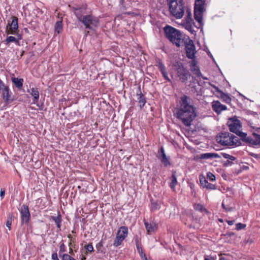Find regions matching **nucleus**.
<instances>
[{
    "instance_id": "nucleus-54",
    "label": "nucleus",
    "mask_w": 260,
    "mask_h": 260,
    "mask_svg": "<svg viewBox=\"0 0 260 260\" xmlns=\"http://www.w3.org/2000/svg\"><path fill=\"white\" fill-rule=\"evenodd\" d=\"M220 260H227L225 257L221 256L220 258Z\"/></svg>"
},
{
    "instance_id": "nucleus-32",
    "label": "nucleus",
    "mask_w": 260,
    "mask_h": 260,
    "mask_svg": "<svg viewBox=\"0 0 260 260\" xmlns=\"http://www.w3.org/2000/svg\"><path fill=\"white\" fill-rule=\"evenodd\" d=\"M190 70L197 76L199 77L201 75V73L198 66L190 67Z\"/></svg>"
},
{
    "instance_id": "nucleus-46",
    "label": "nucleus",
    "mask_w": 260,
    "mask_h": 260,
    "mask_svg": "<svg viewBox=\"0 0 260 260\" xmlns=\"http://www.w3.org/2000/svg\"><path fill=\"white\" fill-rule=\"evenodd\" d=\"M192 60L190 62V67H194V66H197V62L194 59H192Z\"/></svg>"
},
{
    "instance_id": "nucleus-40",
    "label": "nucleus",
    "mask_w": 260,
    "mask_h": 260,
    "mask_svg": "<svg viewBox=\"0 0 260 260\" xmlns=\"http://www.w3.org/2000/svg\"><path fill=\"white\" fill-rule=\"evenodd\" d=\"M246 227V225L245 224H243L241 223H238L236 224V229L237 230H240L241 229H243Z\"/></svg>"
},
{
    "instance_id": "nucleus-19",
    "label": "nucleus",
    "mask_w": 260,
    "mask_h": 260,
    "mask_svg": "<svg viewBox=\"0 0 260 260\" xmlns=\"http://www.w3.org/2000/svg\"><path fill=\"white\" fill-rule=\"evenodd\" d=\"M17 36V37H14L13 36H10L8 37L7 39L6 40V45H8V44L14 42L16 44L18 43L19 40L21 39V37L20 35H19L18 33L17 34H15Z\"/></svg>"
},
{
    "instance_id": "nucleus-17",
    "label": "nucleus",
    "mask_w": 260,
    "mask_h": 260,
    "mask_svg": "<svg viewBox=\"0 0 260 260\" xmlns=\"http://www.w3.org/2000/svg\"><path fill=\"white\" fill-rule=\"evenodd\" d=\"M200 182L203 188H206L208 189H216V186L212 183H209L204 176L200 177Z\"/></svg>"
},
{
    "instance_id": "nucleus-1",
    "label": "nucleus",
    "mask_w": 260,
    "mask_h": 260,
    "mask_svg": "<svg viewBox=\"0 0 260 260\" xmlns=\"http://www.w3.org/2000/svg\"><path fill=\"white\" fill-rule=\"evenodd\" d=\"M197 116L196 108L192 104V99L184 95L180 98V107L176 112V117L182 121L184 125L189 127Z\"/></svg>"
},
{
    "instance_id": "nucleus-38",
    "label": "nucleus",
    "mask_w": 260,
    "mask_h": 260,
    "mask_svg": "<svg viewBox=\"0 0 260 260\" xmlns=\"http://www.w3.org/2000/svg\"><path fill=\"white\" fill-rule=\"evenodd\" d=\"M62 260H76L68 254H63L61 257Z\"/></svg>"
},
{
    "instance_id": "nucleus-6",
    "label": "nucleus",
    "mask_w": 260,
    "mask_h": 260,
    "mask_svg": "<svg viewBox=\"0 0 260 260\" xmlns=\"http://www.w3.org/2000/svg\"><path fill=\"white\" fill-rule=\"evenodd\" d=\"M205 0H196L194 7V17L200 25L203 24V14L205 11Z\"/></svg>"
},
{
    "instance_id": "nucleus-23",
    "label": "nucleus",
    "mask_w": 260,
    "mask_h": 260,
    "mask_svg": "<svg viewBox=\"0 0 260 260\" xmlns=\"http://www.w3.org/2000/svg\"><path fill=\"white\" fill-rule=\"evenodd\" d=\"M137 95L138 96V100H139V107L142 109L146 102L145 98L144 95L142 94L141 91L139 94L137 93Z\"/></svg>"
},
{
    "instance_id": "nucleus-14",
    "label": "nucleus",
    "mask_w": 260,
    "mask_h": 260,
    "mask_svg": "<svg viewBox=\"0 0 260 260\" xmlns=\"http://www.w3.org/2000/svg\"><path fill=\"white\" fill-rule=\"evenodd\" d=\"M212 108L217 114L220 113L222 111L227 109L225 106L221 104L218 101H214L212 103Z\"/></svg>"
},
{
    "instance_id": "nucleus-26",
    "label": "nucleus",
    "mask_w": 260,
    "mask_h": 260,
    "mask_svg": "<svg viewBox=\"0 0 260 260\" xmlns=\"http://www.w3.org/2000/svg\"><path fill=\"white\" fill-rule=\"evenodd\" d=\"M171 182L170 184V187L174 190L175 186L177 184V178L175 175V172H173L171 178Z\"/></svg>"
},
{
    "instance_id": "nucleus-30",
    "label": "nucleus",
    "mask_w": 260,
    "mask_h": 260,
    "mask_svg": "<svg viewBox=\"0 0 260 260\" xmlns=\"http://www.w3.org/2000/svg\"><path fill=\"white\" fill-rule=\"evenodd\" d=\"M62 29V24L61 21H58L55 25V31L59 34Z\"/></svg>"
},
{
    "instance_id": "nucleus-48",
    "label": "nucleus",
    "mask_w": 260,
    "mask_h": 260,
    "mask_svg": "<svg viewBox=\"0 0 260 260\" xmlns=\"http://www.w3.org/2000/svg\"><path fill=\"white\" fill-rule=\"evenodd\" d=\"M57 258V254L56 253H54L52 254V259L53 260H56Z\"/></svg>"
},
{
    "instance_id": "nucleus-44",
    "label": "nucleus",
    "mask_w": 260,
    "mask_h": 260,
    "mask_svg": "<svg viewBox=\"0 0 260 260\" xmlns=\"http://www.w3.org/2000/svg\"><path fill=\"white\" fill-rule=\"evenodd\" d=\"M66 251L65 245L64 243H61L60 245V251L59 252H64Z\"/></svg>"
},
{
    "instance_id": "nucleus-10",
    "label": "nucleus",
    "mask_w": 260,
    "mask_h": 260,
    "mask_svg": "<svg viewBox=\"0 0 260 260\" xmlns=\"http://www.w3.org/2000/svg\"><path fill=\"white\" fill-rule=\"evenodd\" d=\"M184 46H185L186 56L190 59H193L195 57L196 48L192 40L188 37L185 39Z\"/></svg>"
},
{
    "instance_id": "nucleus-39",
    "label": "nucleus",
    "mask_w": 260,
    "mask_h": 260,
    "mask_svg": "<svg viewBox=\"0 0 260 260\" xmlns=\"http://www.w3.org/2000/svg\"><path fill=\"white\" fill-rule=\"evenodd\" d=\"M102 247H103V243L102 241L99 242L96 245V248L97 250L99 252H100L101 253H104L103 251L102 250Z\"/></svg>"
},
{
    "instance_id": "nucleus-25",
    "label": "nucleus",
    "mask_w": 260,
    "mask_h": 260,
    "mask_svg": "<svg viewBox=\"0 0 260 260\" xmlns=\"http://www.w3.org/2000/svg\"><path fill=\"white\" fill-rule=\"evenodd\" d=\"M12 82L15 84V86L18 88H21L23 85V80L22 79H18L17 78H12Z\"/></svg>"
},
{
    "instance_id": "nucleus-20",
    "label": "nucleus",
    "mask_w": 260,
    "mask_h": 260,
    "mask_svg": "<svg viewBox=\"0 0 260 260\" xmlns=\"http://www.w3.org/2000/svg\"><path fill=\"white\" fill-rule=\"evenodd\" d=\"M158 67L163 77L167 80L170 81L165 66L162 63L159 62L158 64Z\"/></svg>"
},
{
    "instance_id": "nucleus-49",
    "label": "nucleus",
    "mask_w": 260,
    "mask_h": 260,
    "mask_svg": "<svg viewBox=\"0 0 260 260\" xmlns=\"http://www.w3.org/2000/svg\"><path fill=\"white\" fill-rule=\"evenodd\" d=\"M68 238L69 239H70V243H69V246H71V245H72V237L71 235H70H70H68Z\"/></svg>"
},
{
    "instance_id": "nucleus-51",
    "label": "nucleus",
    "mask_w": 260,
    "mask_h": 260,
    "mask_svg": "<svg viewBox=\"0 0 260 260\" xmlns=\"http://www.w3.org/2000/svg\"><path fill=\"white\" fill-rule=\"evenodd\" d=\"M234 222H235L234 220H229V221H227L229 225H230L234 224Z\"/></svg>"
},
{
    "instance_id": "nucleus-15",
    "label": "nucleus",
    "mask_w": 260,
    "mask_h": 260,
    "mask_svg": "<svg viewBox=\"0 0 260 260\" xmlns=\"http://www.w3.org/2000/svg\"><path fill=\"white\" fill-rule=\"evenodd\" d=\"M144 225L147 231V233L149 235L152 234L157 230V224L153 221L148 222L144 220Z\"/></svg>"
},
{
    "instance_id": "nucleus-12",
    "label": "nucleus",
    "mask_w": 260,
    "mask_h": 260,
    "mask_svg": "<svg viewBox=\"0 0 260 260\" xmlns=\"http://www.w3.org/2000/svg\"><path fill=\"white\" fill-rule=\"evenodd\" d=\"M12 22L10 24H8L7 27L6 33L9 34L15 35L18 33V18L15 16H12Z\"/></svg>"
},
{
    "instance_id": "nucleus-34",
    "label": "nucleus",
    "mask_w": 260,
    "mask_h": 260,
    "mask_svg": "<svg viewBox=\"0 0 260 260\" xmlns=\"http://www.w3.org/2000/svg\"><path fill=\"white\" fill-rule=\"evenodd\" d=\"M194 209L196 210L200 211L201 212L206 211V209L203 207V206L200 204H196L194 205Z\"/></svg>"
},
{
    "instance_id": "nucleus-55",
    "label": "nucleus",
    "mask_w": 260,
    "mask_h": 260,
    "mask_svg": "<svg viewBox=\"0 0 260 260\" xmlns=\"http://www.w3.org/2000/svg\"><path fill=\"white\" fill-rule=\"evenodd\" d=\"M143 256H144V257H143V258H144L145 260H148V259L147 258V257H146V256L145 254H143Z\"/></svg>"
},
{
    "instance_id": "nucleus-57",
    "label": "nucleus",
    "mask_w": 260,
    "mask_h": 260,
    "mask_svg": "<svg viewBox=\"0 0 260 260\" xmlns=\"http://www.w3.org/2000/svg\"><path fill=\"white\" fill-rule=\"evenodd\" d=\"M56 260H59V259H58V258H57V259H56Z\"/></svg>"
},
{
    "instance_id": "nucleus-33",
    "label": "nucleus",
    "mask_w": 260,
    "mask_h": 260,
    "mask_svg": "<svg viewBox=\"0 0 260 260\" xmlns=\"http://www.w3.org/2000/svg\"><path fill=\"white\" fill-rule=\"evenodd\" d=\"M12 215L9 214L6 222V226L9 228V230H11V225L12 224Z\"/></svg>"
},
{
    "instance_id": "nucleus-3",
    "label": "nucleus",
    "mask_w": 260,
    "mask_h": 260,
    "mask_svg": "<svg viewBox=\"0 0 260 260\" xmlns=\"http://www.w3.org/2000/svg\"><path fill=\"white\" fill-rule=\"evenodd\" d=\"M169 10L171 14L177 19L184 15V7L183 0H169Z\"/></svg>"
},
{
    "instance_id": "nucleus-37",
    "label": "nucleus",
    "mask_w": 260,
    "mask_h": 260,
    "mask_svg": "<svg viewBox=\"0 0 260 260\" xmlns=\"http://www.w3.org/2000/svg\"><path fill=\"white\" fill-rule=\"evenodd\" d=\"M207 178L208 179H209L210 181H214L215 180V175L211 172L207 173Z\"/></svg>"
},
{
    "instance_id": "nucleus-24",
    "label": "nucleus",
    "mask_w": 260,
    "mask_h": 260,
    "mask_svg": "<svg viewBox=\"0 0 260 260\" xmlns=\"http://www.w3.org/2000/svg\"><path fill=\"white\" fill-rule=\"evenodd\" d=\"M161 162L164 164L165 166L167 167L168 166L170 165V161L167 158V156L165 154V151L163 148H161Z\"/></svg>"
},
{
    "instance_id": "nucleus-11",
    "label": "nucleus",
    "mask_w": 260,
    "mask_h": 260,
    "mask_svg": "<svg viewBox=\"0 0 260 260\" xmlns=\"http://www.w3.org/2000/svg\"><path fill=\"white\" fill-rule=\"evenodd\" d=\"M228 125L229 129L231 132L234 133L240 137V133H243L240 132L241 125L240 121L236 118H230L228 122Z\"/></svg>"
},
{
    "instance_id": "nucleus-52",
    "label": "nucleus",
    "mask_w": 260,
    "mask_h": 260,
    "mask_svg": "<svg viewBox=\"0 0 260 260\" xmlns=\"http://www.w3.org/2000/svg\"><path fill=\"white\" fill-rule=\"evenodd\" d=\"M69 253L71 254H73V251L72 247H71V246H70Z\"/></svg>"
},
{
    "instance_id": "nucleus-16",
    "label": "nucleus",
    "mask_w": 260,
    "mask_h": 260,
    "mask_svg": "<svg viewBox=\"0 0 260 260\" xmlns=\"http://www.w3.org/2000/svg\"><path fill=\"white\" fill-rule=\"evenodd\" d=\"M0 91H2L3 98L6 103H10L13 101L10 99L11 93L8 86L5 85Z\"/></svg>"
},
{
    "instance_id": "nucleus-56",
    "label": "nucleus",
    "mask_w": 260,
    "mask_h": 260,
    "mask_svg": "<svg viewBox=\"0 0 260 260\" xmlns=\"http://www.w3.org/2000/svg\"><path fill=\"white\" fill-rule=\"evenodd\" d=\"M227 162H228V163H229V164H230V163H231V164L232 163V162H230V161H229V160H228V161H227Z\"/></svg>"
},
{
    "instance_id": "nucleus-31",
    "label": "nucleus",
    "mask_w": 260,
    "mask_h": 260,
    "mask_svg": "<svg viewBox=\"0 0 260 260\" xmlns=\"http://www.w3.org/2000/svg\"><path fill=\"white\" fill-rule=\"evenodd\" d=\"M84 248L86 250L85 252V254L87 255L88 252H92L93 251V247L92 245V243H89L87 245L84 246Z\"/></svg>"
},
{
    "instance_id": "nucleus-7",
    "label": "nucleus",
    "mask_w": 260,
    "mask_h": 260,
    "mask_svg": "<svg viewBox=\"0 0 260 260\" xmlns=\"http://www.w3.org/2000/svg\"><path fill=\"white\" fill-rule=\"evenodd\" d=\"M240 138L242 141L251 146L260 145V135L255 133L251 136H248L246 133H240Z\"/></svg>"
},
{
    "instance_id": "nucleus-42",
    "label": "nucleus",
    "mask_w": 260,
    "mask_h": 260,
    "mask_svg": "<svg viewBox=\"0 0 260 260\" xmlns=\"http://www.w3.org/2000/svg\"><path fill=\"white\" fill-rule=\"evenodd\" d=\"M5 195V190L4 188H1L0 191V197L1 198V200H3Z\"/></svg>"
},
{
    "instance_id": "nucleus-27",
    "label": "nucleus",
    "mask_w": 260,
    "mask_h": 260,
    "mask_svg": "<svg viewBox=\"0 0 260 260\" xmlns=\"http://www.w3.org/2000/svg\"><path fill=\"white\" fill-rule=\"evenodd\" d=\"M51 218H52V220L56 223L58 229H59V230H60L61 222V215L60 214H59L57 216H52Z\"/></svg>"
},
{
    "instance_id": "nucleus-41",
    "label": "nucleus",
    "mask_w": 260,
    "mask_h": 260,
    "mask_svg": "<svg viewBox=\"0 0 260 260\" xmlns=\"http://www.w3.org/2000/svg\"><path fill=\"white\" fill-rule=\"evenodd\" d=\"M137 248L138 250L139 253L140 254L141 257L143 258V254H144L143 252L142 249L140 247L139 244H137Z\"/></svg>"
},
{
    "instance_id": "nucleus-53",
    "label": "nucleus",
    "mask_w": 260,
    "mask_h": 260,
    "mask_svg": "<svg viewBox=\"0 0 260 260\" xmlns=\"http://www.w3.org/2000/svg\"><path fill=\"white\" fill-rule=\"evenodd\" d=\"M85 254H84V255H83V257H82L81 258V260H86V257H85Z\"/></svg>"
},
{
    "instance_id": "nucleus-18",
    "label": "nucleus",
    "mask_w": 260,
    "mask_h": 260,
    "mask_svg": "<svg viewBox=\"0 0 260 260\" xmlns=\"http://www.w3.org/2000/svg\"><path fill=\"white\" fill-rule=\"evenodd\" d=\"M30 95L34 98V103H37L39 99V91L37 88H31L28 91Z\"/></svg>"
},
{
    "instance_id": "nucleus-35",
    "label": "nucleus",
    "mask_w": 260,
    "mask_h": 260,
    "mask_svg": "<svg viewBox=\"0 0 260 260\" xmlns=\"http://www.w3.org/2000/svg\"><path fill=\"white\" fill-rule=\"evenodd\" d=\"M222 155L224 158L229 159L232 160H234L236 159V158L234 156L230 155V154L227 153H222Z\"/></svg>"
},
{
    "instance_id": "nucleus-28",
    "label": "nucleus",
    "mask_w": 260,
    "mask_h": 260,
    "mask_svg": "<svg viewBox=\"0 0 260 260\" xmlns=\"http://www.w3.org/2000/svg\"><path fill=\"white\" fill-rule=\"evenodd\" d=\"M160 205L161 203L160 201L151 202V210L154 211L159 210L160 208Z\"/></svg>"
},
{
    "instance_id": "nucleus-36",
    "label": "nucleus",
    "mask_w": 260,
    "mask_h": 260,
    "mask_svg": "<svg viewBox=\"0 0 260 260\" xmlns=\"http://www.w3.org/2000/svg\"><path fill=\"white\" fill-rule=\"evenodd\" d=\"M187 15L186 16L185 21H189V22H193L192 19L191 18V13L190 11L187 10Z\"/></svg>"
},
{
    "instance_id": "nucleus-5",
    "label": "nucleus",
    "mask_w": 260,
    "mask_h": 260,
    "mask_svg": "<svg viewBox=\"0 0 260 260\" xmlns=\"http://www.w3.org/2000/svg\"><path fill=\"white\" fill-rule=\"evenodd\" d=\"M75 14L78 20L85 25L86 29H92L99 23L98 19L91 15H82L79 11L76 12Z\"/></svg>"
},
{
    "instance_id": "nucleus-2",
    "label": "nucleus",
    "mask_w": 260,
    "mask_h": 260,
    "mask_svg": "<svg viewBox=\"0 0 260 260\" xmlns=\"http://www.w3.org/2000/svg\"><path fill=\"white\" fill-rule=\"evenodd\" d=\"M164 31L166 38L173 44L177 47L184 46L187 37L183 35L180 31L172 26H167L164 28Z\"/></svg>"
},
{
    "instance_id": "nucleus-50",
    "label": "nucleus",
    "mask_w": 260,
    "mask_h": 260,
    "mask_svg": "<svg viewBox=\"0 0 260 260\" xmlns=\"http://www.w3.org/2000/svg\"><path fill=\"white\" fill-rule=\"evenodd\" d=\"M5 84L0 79V90L5 86Z\"/></svg>"
},
{
    "instance_id": "nucleus-21",
    "label": "nucleus",
    "mask_w": 260,
    "mask_h": 260,
    "mask_svg": "<svg viewBox=\"0 0 260 260\" xmlns=\"http://www.w3.org/2000/svg\"><path fill=\"white\" fill-rule=\"evenodd\" d=\"M216 96L219 98H220L223 102L229 104L231 102V98L228 94H225L223 92H220L219 95L216 94Z\"/></svg>"
},
{
    "instance_id": "nucleus-13",
    "label": "nucleus",
    "mask_w": 260,
    "mask_h": 260,
    "mask_svg": "<svg viewBox=\"0 0 260 260\" xmlns=\"http://www.w3.org/2000/svg\"><path fill=\"white\" fill-rule=\"evenodd\" d=\"M20 213L22 223L23 224L27 223L30 216L28 207L25 205H22L21 208Z\"/></svg>"
},
{
    "instance_id": "nucleus-29",
    "label": "nucleus",
    "mask_w": 260,
    "mask_h": 260,
    "mask_svg": "<svg viewBox=\"0 0 260 260\" xmlns=\"http://www.w3.org/2000/svg\"><path fill=\"white\" fill-rule=\"evenodd\" d=\"M192 24L193 22H189V21H184L183 23V25L186 29H187L190 32H192V31H193Z\"/></svg>"
},
{
    "instance_id": "nucleus-47",
    "label": "nucleus",
    "mask_w": 260,
    "mask_h": 260,
    "mask_svg": "<svg viewBox=\"0 0 260 260\" xmlns=\"http://www.w3.org/2000/svg\"><path fill=\"white\" fill-rule=\"evenodd\" d=\"M204 260H215V259L213 256H209V255H206L205 257V259Z\"/></svg>"
},
{
    "instance_id": "nucleus-8",
    "label": "nucleus",
    "mask_w": 260,
    "mask_h": 260,
    "mask_svg": "<svg viewBox=\"0 0 260 260\" xmlns=\"http://www.w3.org/2000/svg\"><path fill=\"white\" fill-rule=\"evenodd\" d=\"M128 235V229L126 226H122L118 230L116 237L113 242L114 247H118L120 245L122 241Z\"/></svg>"
},
{
    "instance_id": "nucleus-45",
    "label": "nucleus",
    "mask_w": 260,
    "mask_h": 260,
    "mask_svg": "<svg viewBox=\"0 0 260 260\" xmlns=\"http://www.w3.org/2000/svg\"><path fill=\"white\" fill-rule=\"evenodd\" d=\"M222 207L224 208V209L225 210V211H232V208L231 207H225V205L223 203H222Z\"/></svg>"
},
{
    "instance_id": "nucleus-43",
    "label": "nucleus",
    "mask_w": 260,
    "mask_h": 260,
    "mask_svg": "<svg viewBox=\"0 0 260 260\" xmlns=\"http://www.w3.org/2000/svg\"><path fill=\"white\" fill-rule=\"evenodd\" d=\"M212 87L215 89V90H216L217 93L216 94H218L219 95L220 94V92H222V91L221 90H220L217 87H216V86L214 85H211Z\"/></svg>"
},
{
    "instance_id": "nucleus-22",
    "label": "nucleus",
    "mask_w": 260,
    "mask_h": 260,
    "mask_svg": "<svg viewBox=\"0 0 260 260\" xmlns=\"http://www.w3.org/2000/svg\"><path fill=\"white\" fill-rule=\"evenodd\" d=\"M220 156L215 153H206L202 154L201 156V158L202 159H209L212 158H219Z\"/></svg>"
},
{
    "instance_id": "nucleus-4",
    "label": "nucleus",
    "mask_w": 260,
    "mask_h": 260,
    "mask_svg": "<svg viewBox=\"0 0 260 260\" xmlns=\"http://www.w3.org/2000/svg\"><path fill=\"white\" fill-rule=\"evenodd\" d=\"M217 142L221 145L228 146H239L240 142L239 138L234 136L233 134L224 133L217 138Z\"/></svg>"
},
{
    "instance_id": "nucleus-9",
    "label": "nucleus",
    "mask_w": 260,
    "mask_h": 260,
    "mask_svg": "<svg viewBox=\"0 0 260 260\" xmlns=\"http://www.w3.org/2000/svg\"><path fill=\"white\" fill-rule=\"evenodd\" d=\"M174 70L182 82H185L187 80L189 73L188 71L183 66L182 63L176 62L174 64Z\"/></svg>"
}]
</instances>
